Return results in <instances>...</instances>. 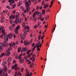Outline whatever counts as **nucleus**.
Segmentation results:
<instances>
[{
  "label": "nucleus",
  "instance_id": "nucleus-39",
  "mask_svg": "<svg viewBox=\"0 0 76 76\" xmlns=\"http://www.w3.org/2000/svg\"><path fill=\"white\" fill-rule=\"evenodd\" d=\"M24 48H23V49H22V50H21V52L22 53H23L24 52Z\"/></svg>",
  "mask_w": 76,
  "mask_h": 76
},
{
  "label": "nucleus",
  "instance_id": "nucleus-37",
  "mask_svg": "<svg viewBox=\"0 0 76 76\" xmlns=\"http://www.w3.org/2000/svg\"><path fill=\"white\" fill-rule=\"evenodd\" d=\"M6 64V62H4L2 63V64L3 65H5Z\"/></svg>",
  "mask_w": 76,
  "mask_h": 76
},
{
  "label": "nucleus",
  "instance_id": "nucleus-55",
  "mask_svg": "<svg viewBox=\"0 0 76 76\" xmlns=\"http://www.w3.org/2000/svg\"><path fill=\"white\" fill-rule=\"evenodd\" d=\"M39 8V6H37V10H38Z\"/></svg>",
  "mask_w": 76,
  "mask_h": 76
},
{
  "label": "nucleus",
  "instance_id": "nucleus-24",
  "mask_svg": "<svg viewBox=\"0 0 76 76\" xmlns=\"http://www.w3.org/2000/svg\"><path fill=\"white\" fill-rule=\"evenodd\" d=\"M11 58H9L8 59V61H7L8 62H10L11 61Z\"/></svg>",
  "mask_w": 76,
  "mask_h": 76
},
{
  "label": "nucleus",
  "instance_id": "nucleus-25",
  "mask_svg": "<svg viewBox=\"0 0 76 76\" xmlns=\"http://www.w3.org/2000/svg\"><path fill=\"white\" fill-rule=\"evenodd\" d=\"M41 13L40 12H38V15L39 16H41Z\"/></svg>",
  "mask_w": 76,
  "mask_h": 76
},
{
  "label": "nucleus",
  "instance_id": "nucleus-28",
  "mask_svg": "<svg viewBox=\"0 0 76 76\" xmlns=\"http://www.w3.org/2000/svg\"><path fill=\"white\" fill-rule=\"evenodd\" d=\"M49 18V16L48 15H47V16H46L45 18V19L46 20H47Z\"/></svg>",
  "mask_w": 76,
  "mask_h": 76
},
{
  "label": "nucleus",
  "instance_id": "nucleus-15",
  "mask_svg": "<svg viewBox=\"0 0 76 76\" xmlns=\"http://www.w3.org/2000/svg\"><path fill=\"white\" fill-rule=\"evenodd\" d=\"M6 56H9V54H10V53L9 52H8V51H7L6 53Z\"/></svg>",
  "mask_w": 76,
  "mask_h": 76
},
{
  "label": "nucleus",
  "instance_id": "nucleus-10",
  "mask_svg": "<svg viewBox=\"0 0 76 76\" xmlns=\"http://www.w3.org/2000/svg\"><path fill=\"white\" fill-rule=\"evenodd\" d=\"M3 46V45L2 43H1V44H0V50H2L3 49L2 48Z\"/></svg>",
  "mask_w": 76,
  "mask_h": 76
},
{
  "label": "nucleus",
  "instance_id": "nucleus-46",
  "mask_svg": "<svg viewBox=\"0 0 76 76\" xmlns=\"http://www.w3.org/2000/svg\"><path fill=\"white\" fill-rule=\"evenodd\" d=\"M55 29H56V28H55V27H53V29H52V30H53L54 31H55Z\"/></svg>",
  "mask_w": 76,
  "mask_h": 76
},
{
  "label": "nucleus",
  "instance_id": "nucleus-52",
  "mask_svg": "<svg viewBox=\"0 0 76 76\" xmlns=\"http://www.w3.org/2000/svg\"><path fill=\"white\" fill-rule=\"evenodd\" d=\"M15 11H13L12 13L13 14H15Z\"/></svg>",
  "mask_w": 76,
  "mask_h": 76
},
{
  "label": "nucleus",
  "instance_id": "nucleus-17",
  "mask_svg": "<svg viewBox=\"0 0 76 76\" xmlns=\"http://www.w3.org/2000/svg\"><path fill=\"white\" fill-rule=\"evenodd\" d=\"M5 56V54L4 53H2L1 54V55L0 56V58L2 57L3 56Z\"/></svg>",
  "mask_w": 76,
  "mask_h": 76
},
{
  "label": "nucleus",
  "instance_id": "nucleus-27",
  "mask_svg": "<svg viewBox=\"0 0 76 76\" xmlns=\"http://www.w3.org/2000/svg\"><path fill=\"white\" fill-rule=\"evenodd\" d=\"M21 50V48H19L18 49V52L19 53L20 52Z\"/></svg>",
  "mask_w": 76,
  "mask_h": 76
},
{
  "label": "nucleus",
  "instance_id": "nucleus-22",
  "mask_svg": "<svg viewBox=\"0 0 76 76\" xmlns=\"http://www.w3.org/2000/svg\"><path fill=\"white\" fill-rule=\"evenodd\" d=\"M33 20L34 21H36L37 20L36 17H33Z\"/></svg>",
  "mask_w": 76,
  "mask_h": 76
},
{
  "label": "nucleus",
  "instance_id": "nucleus-4",
  "mask_svg": "<svg viewBox=\"0 0 76 76\" xmlns=\"http://www.w3.org/2000/svg\"><path fill=\"white\" fill-rule=\"evenodd\" d=\"M24 45L26 46H27L30 45V43L28 41H25L24 42Z\"/></svg>",
  "mask_w": 76,
  "mask_h": 76
},
{
  "label": "nucleus",
  "instance_id": "nucleus-33",
  "mask_svg": "<svg viewBox=\"0 0 76 76\" xmlns=\"http://www.w3.org/2000/svg\"><path fill=\"white\" fill-rule=\"evenodd\" d=\"M38 13H39L38 11H35V14H36V15H38Z\"/></svg>",
  "mask_w": 76,
  "mask_h": 76
},
{
  "label": "nucleus",
  "instance_id": "nucleus-38",
  "mask_svg": "<svg viewBox=\"0 0 76 76\" xmlns=\"http://www.w3.org/2000/svg\"><path fill=\"white\" fill-rule=\"evenodd\" d=\"M31 61H29L28 62V64H31Z\"/></svg>",
  "mask_w": 76,
  "mask_h": 76
},
{
  "label": "nucleus",
  "instance_id": "nucleus-18",
  "mask_svg": "<svg viewBox=\"0 0 76 76\" xmlns=\"http://www.w3.org/2000/svg\"><path fill=\"white\" fill-rule=\"evenodd\" d=\"M45 10H43V11H42V14L43 15H44L45 13Z\"/></svg>",
  "mask_w": 76,
  "mask_h": 76
},
{
  "label": "nucleus",
  "instance_id": "nucleus-61",
  "mask_svg": "<svg viewBox=\"0 0 76 76\" xmlns=\"http://www.w3.org/2000/svg\"><path fill=\"white\" fill-rule=\"evenodd\" d=\"M10 23L11 24H12V23H13L12 21V20H11L10 21Z\"/></svg>",
  "mask_w": 76,
  "mask_h": 76
},
{
  "label": "nucleus",
  "instance_id": "nucleus-3",
  "mask_svg": "<svg viewBox=\"0 0 76 76\" xmlns=\"http://www.w3.org/2000/svg\"><path fill=\"white\" fill-rule=\"evenodd\" d=\"M20 28V26H19V25H18L17 27H16V30L15 32L17 34L18 33V30Z\"/></svg>",
  "mask_w": 76,
  "mask_h": 76
},
{
  "label": "nucleus",
  "instance_id": "nucleus-34",
  "mask_svg": "<svg viewBox=\"0 0 76 76\" xmlns=\"http://www.w3.org/2000/svg\"><path fill=\"white\" fill-rule=\"evenodd\" d=\"M7 8L8 9H10V7L8 5H7Z\"/></svg>",
  "mask_w": 76,
  "mask_h": 76
},
{
  "label": "nucleus",
  "instance_id": "nucleus-1",
  "mask_svg": "<svg viewBox=\"0 0 76 76\" xmlns=\"http://www.w3.org/2000/svg\"><path fill=\"white\" fill-rule=\"evenodd\" d=\"M19 14L18 12L17 13V15L16 16V20L15 21V24H18L19 23H21L23 22L22 18H21L20 20H19L18 21V19H19Z\"/></svg>",
  "mask_w": 76,
  "mask_h": 76
},
{
  "label": "nucleus",
  "instance_id": "nucleus-9",
  "mask_svg": "<svg viewBox=\"0 0 76 76\" xmlns=\"http://www.w3.org/2000/svg\"><path fill=\"white\" fill-rule=\"evenodd\" d=\"M26 8H27V7H28V6H29L30 5V4L28 3V1L26 3Z\"/></svg>",
  "mask_w": 76,
  "mask_h": 76
},
{
  "label": "nucleus",
  "instance_id": "nucleus-32",
  "mask_svg": "<svg viewBox=\"0 0 76 76\" xmlns=\"http://www.w3.org/2000/svg\"><path fill=\"white\" fill-rule=\"evenodd\" d=\"M9 29L11 31H12V28L11 26H10V27H9Z\"/></svg>",
  "mask_w": 76,
  "mask_h": 76
},
{
  "label": "nucleus",
  "instance_id": "nucleus-13",
  "mask_svg": "<svg viewBox=\"0 0 76 76\" xmlns=\"http://www.w3.org/2000/svg\"><path fill=\"white\" fill-rule=\"evenodd\" d=\"M17 64H15V65L14 66H13L12 67V70H13L15 68V67H17Z\"/></svg>",
  "mask_w": 76,
  "mask_h": 76
},
{
  "label": "nucleus",
  "instance_id": "nucleus-40",
  "mask_svg": "<svg viewBox=\"0 0 76 76\" xmlns=\"http://www.w3.org/2000/svg\"><path fill=\"white\" fill-rule=\"evenodd\" d=\"M16 6V5L15 4H13V5L12 6V7L14 8Z\"/></svg>",
  "mask_w": 76,
  "mask_h": 76
},
{
  "label": "nucleus",
  "instance_id": "nucleus-23",
  "mask_svg": "<svg viewBox=\"0 0 76 76\" xmlns=\"http://www.w3.org/2000/svg\"><path fill=\"white\" fill-rule=\"evenodd\" d=\"M27 32V31H25V32L23 34V35L24 36H26V35Z\"/></svg>",
  "mask_w": 76,
  "mask_h": 76
},
{
  "label": "nucleus",
  "instance_id": "nucleus-35",
  "mask_svg": "<svg viewBox=\"0 0 76 76\" xmlns=\"http://www.w3.org/2000/svg\"><path fill=\"white\" fill-rule=\"evenodd\" d=\"M7 41H6V40H5L4 42V45H5V44L7 43Z\"/></svg>",
  "mask_w": 76,
  "mask_h": 76
},
{
  "label": "nucleus",
  "instance_id": "nucleus-20",
  "mask_svg": "<svg viewBox=\"0 0 76 76\" xmlns=\"http://www.w3.org/2000/svg\"><path fill=\"white\" fill-rule=\"evenodd\" d=\"M28 55L26 56V58H28V57H30V55L29 54H27Z\"/></svg>",
  "mask_w": 76,
  "mask_h": 76
},
{
  "label": "nucleus",
  "instance_id": "nucleus-7",
  "mask_svg": "<svg viewBox=\"0 0 76 76\" xmlns=\"http://www.w3.org/2000/svg\"><path fill=\"white\" fill-rule=\"evenodd\" d=\"M30 7H27L26 8V11H27V12L28 13L29 12V10H30Z\"/></svg>",
  "mask_w": 76,
  "mask_h": 76
},
{
  "label": "nucleus",
  "instance_id": "nucleus-29",
  "mask_svg": "<svg viewBox=\"0 0 76 76\" xmlns=\"http://www.w3.org/2000/svg\"><path fill=\"white\" fill-rule=\"evenodd\" d=\"M3 72V70L2 69H0V74H1Z\"/></svg>",
  "mask_w": 76,
  "mask_h": 76
},
{
  "label": "nucleus",
  "instance_id": "nucleus-8",
  "mask_svg": "<svg viewBox=\"0 0 76 76\" xmlns=\"http://www.w3.org/2000/svg\"><path fill=\"white\" fill-rule=\"evenodd\" d=\"M44 9H46V7H48L49 6V4H44Z\"/></svg>",
  "mask_w": 76,
  "mask_h": 76
},
{
  "label": "nucleus",
  "instance_id": "nucleus-62",
  "mask_svg": "<svg viewBox=\"0 0 76 76\" xmlns=\"http://www.w3.org/2000/svg\"><path fill=\"white\" fill-rule=\"evenodd\" d=\"M53 4H51L50 5V8L51 7H52Z\"/></svg>",
  "mask_w": 76,
  "mask_h": 76
},
{
  "label": "nucleus",
  "instance_id": "nucleus-51",
  "mask_svg": "<svg viewBox=\"0 0 76 76\" xmlns=\"http://www.w3.org/2000/svg\"><path fill=\"white\" fill-rule=\"evenodd\" d=\"M44 35H43V36L41 37V39L42 40L43 39V38H44Z\"/></svg>",
  "mask_w": 76,
  "mask_h": 76
},
{
  "label": "nucleus",
  "instance_id": "nucleus-41",
  "mask_svg": "<svg viewBox=\"0 0 76 76\" xmlns=\"http://www.w3.org/2000/svg\"><path fill=\"white\" fill-rule=\"evenodd\" d=\"M3 35L4 34H2V35H1V36L0 37L1 39H2L3 38Z\"/></svg>",
  "mask_w": 76,
  "mask_h": 76
},
{
  "label": "nucleus",
  "instance_id": "nucleus-60",
  "mask_svg": "<svg viewBox=\"0 0 76 76\" xmlns=\"http://www.w3.org/2000/svg\"><path fill=\"white\" fill-rule=\"evenodd\" d=\"M28 2L30 3V4H31V1L30 0H28Z\"/></svg>",
  "mask_w": 76,
  "mask_h": 76
},
{
  "label": "nucleus",
  "instance_id": "nucleus-43",
  "mask_svg": "<svg viewBox=\"0 0 76 76\" xmlns=\"http://www.w3.org/2000/svg\"><path fill=\"white\" fill-rule=\"evenodd\" d=\"M12 48L11 47H10L9 48V50H10V51L11 50H12Z\"/></svg>",
  "mask_w": 76,
  "mask_h": 76
},
{
  "label": "nucleus",
  "instance_id": "nucleus-26",
  "mask_svg": "<svg viewBox=\"0 0 76 76\" xmlns=\"http://www.w3.org/2000/svg\"><path fill=\"white\" fill-rule=\"evenodd\" d=\"M31 50H29L27 52V54H29L31 52Z\"/></svg>",
  "mask_w": 76,
  "mask_h": 76
},
{
  "label": "nucleus",
  "instance_id": "nucleus-19",
  "mask_svg": "<svg viewBox=\"0 0 76 76\" xmlns=\"http://www.w3.org/2000/svg\"><path fill=\"white\" fill-rule=\"evenodd\" d=\"M24 48V50L25 52H26L27 50V48Z\"/></svg>",
  "mask_w": 76,
  "mask_h": 76
},
{
  "label": "nucleus",
  "instance_id": "nucleus-31",
  "mask_svg": "<svg viewBox=\"0 0 76 76\" xmlns=\"http://www.w3.org/2000/svg\"><path fill=\"white\" fill-rule=\"evenodd\" d=\"M14 68H15V70L16 71L18 70V67H15Z\"/></svg>",
  "mask_w": 76,
  "mask_h": 76
},
{
  "label": "nucleus",
  "instance_id": "nucleus-44",
  "mask_svg": "<svg viewBox=\"0 0 76 76\" xmlns=\"http://www.w3.org/2000/svg\"><path fill=\"white\" fill-rule=\"evenodd\" d=\"M37 25H35V26H34V28H35V29L37 28Z\"/></svg>",
  "mask_w": 76,
  "mask_h": 76
},
{
  "label": "nucleus",
  "instance_id": "nucleus-64",
  "mask_svg": "<svg viewBox=\"0 0 76 76\" xmlns=\"http://www.w3.org/2000/svg\"><path fill=\"white\" fill-rule=\"evenodd\" d=\"M35 58L34 57L33 59L32 60V61H35Z\"/></svg>",
  "mask_w": 76,
  "mask_h": 76
},
{
  "label": "nucleus",
  "instance_id": "nucleus-14",
  "mask_svg": "<svg viewBox=\"0 0 76 76\" xmlns=\"http://www.w3.org/2000/svg\"><path fill=\"white\" fill-rule=\"evenodd\" d=\"M2 34L5 35V33L4 32V29H3L2 31Z\"/></svg>",
  "mask_w": 76,
  "mask_h": 76
},
{
  "label": "nucleus",
  "instance_id": "nucleus-42",
  "mask_svg": "<svg viewBox=\"0 0 76 76\" xmlns=\"http://www.w3.org/2000/svg\"><path fill=\"white\" fill-rule=\"evenodd\" d=\"M18 56H15V58L16 59H17L18 58Z\"/></svg>",
  "mask_w": 76,
  "mask_h": 76
},
{
  "label": "nucleus",
  "instance_id": "nucleus-58",
  "mask_svg": "<svg viewBox=\"0 0 76 76\" xmlns=\"http://www.w3.org/2000/svg\"><path fill=\"white\" fill-rule=\"evenodd\" d=\"M41 23L40 22H39L38 24V26H39V25Z\"/></svg>",
  "mask_w": 76,
  "mask_h": 76
},
{
  "label": "nucleus",
  "instance_id": "nucleus-54",
  "mask_svg": "<svg viewBox=\"0 0 76 76\" xmlns=\"http://www.w3.org/2000/svg\"><path fill=\"white\" fill-rule=\"evenodd\" d=\"M21 72H23V68H22L21 69Z\"/></svg>",
  "mask_w": 76,
  "mask_h": 76
},
{
  "label": "nucleus",
  "instance_id": "nucleus-2",
  "mask_svg": "<svg viewBox=\"0 0 76 76\" xmlns=\"http://www.w3.org/2000/svg\"><path fill=\"white\" fill-rule=\"evenodd\" d=\"M4 72L2 74V76H5V72H6L7 71V68L6 67H4Z\"/></svg>",
  "mask_w": 76,
  "mask_h": 76
},
{
  "label": "nucleus",
  "instance_id": "nucleus-5",
  "mask_svg": "<svg viewBox=\"0 0 76 76\" xmlns=\"http://www.w3.org/2000/svg\"><path fill=\"white\" fill-rule=\"evenodd\" d=\"M32 75V73L31 72L30 73V74L29 75V72H28V74L26 73L25 74V76H31Z\"/></svg>",
  "mask_w": 76,
  "mask_h": 76
},
{
  "label": "nucleus",
  "instance_id": "nucleus-30",
  "mask_svg": "<svg viewBox=\"0 0 76 76\" xmlns=\"http://www.w3.org/2000/svg\"><path fill=\"white\" fill-rule=\"evenodd\" d=\"M36 14L35 13V12H34V14H33V15L32 17L33 18H35V17L36 16Z\"/></svg>",
  "mask_w": 76,
  "mask_h": 76
},
{
  "label": "nucleus",
  "instance_id": "nucleus-57",
  "mask_svg": "<svg viewBox=\"0 0 76 76\" xmlns=\"http://www.w3.org/2000/svg\"><path fill=\"white\" fill-rule=\"evenodd\" d=\"M39 45H37V48H39Z\"/></svg>",
  "mask_w": 76,
  "mask_h": 76
},
{
  "label": "nucleus",
  "instance_id": "nucleus-48",
  "mask_svg": "<svg viewBox=\"0 0 76 76\" xmlns=\"http://www.w3.org/2000/svg\"><path fill=\"white\" fill-rule=\"evenodd\" d=\"M35 50V49H34V48H33V49L32 50V52H33L34 51V50Z\"/></svg>",
  "mask_w": 76,
  "mask_h": 76
},
{
  "label": "nucleus",
  "instance_id": "nucleus-50",
  "mask_svg": "<svg viewBox=\"0 0 76 76\" xmlns=\"http://www.w3.org/2000/svg\"><path fill=\"white\" fill-rule=\"evenodd\" d=\"M40 43H41V42H38L37 44V45H39Z\"/></svg>",
  "mask_w": 76,
  "mask_h": 76
},
{
  "label": "nucleus",
  "instance_id": "nucleus-49",
  "mask_svg": "<svg viewBox=\"0 0 76 76\" xmlns=\"http://www.w3.org/2000/svg\"><path fill=\"white\" fill-rule=\"evenodd\" d=\"M21 58V56H19L18 57L19 59H20Z\"/></svg>",
  "mask_w": 76,
  "mask_h": 76
},
{
  "label": "nucleus",
  "instance_id": "nucleus-47",
  "mask_svg": "<svg viewBox=\"0 0 76 76\" xmlns=\"http://www.w3.org/2000/svg\"><path fill=\"white\" fill-rule=\"evenodd\" d=\"M40 48H38L37 49V52H38V51H40Z\"/></svg>",
  "mask_w": 76,
  "mask_h": 76
},
{
  "label": "nucleus",
  "instance_id": "nucleus-53",
  "mask_svg": "<svg viewBox=\"0 0 76 76\" xmlns=\"http://www.w3.org/2000/svg\"><path fill=\"white\" fill-rule=\"evenodd\" d=\"M24 39V38L23 37H22V38H21V40H23Z\"/></svg>",
  "mask_w": 76,
  "mask_h": 76
},
{
  "label": "nucleus",
  "instance_id": "nucleus-11",
  "mask_svg": "<svg viewBox=\"0 0 76 76\" xmlns=\"http://www.w3.org/2000/svg\"><path fill=\"white\" fill-rule=\"evenodd\" d=\"M4 39L5 41H8V39L7 38V36H6L5 34V35H4Z\"/></svg>",
  "mask_w": 76,
  "mask_h": 76
},
{
  "label": "nucleus",
  "instance_id": "nucleus-12",
  "mask_svg": "<svg viewBox=\"0 0 76 76\" xmlns=\"http://www.w3.org/2000/svg\"><path fill=\"white\" fill-rule=\"evenodd\" d=\"M8 37L10 38H11L12 37V36L11 34H9L8 35Z\"/></svg>",
  "mask_w": 76,
  "mask_h": 76
},
{
  "label": "nucleus",
  "instance_id": "nucleus-59",
  "mask_svg": "<svg viewBox=\"0 0 76 76\" xmlns=\"http://www.w3.org/2000/svg\"><path fill=\"white\" fill-rule=\"evenodd\" d=\"M11 72V70H9L8 72V73L9 74H10Z\"/></svg>",
  "mask_w": 76,
  "mask_h": 76
},
{
  "label": "nucleus",
  "instance_id": "nucleus-56",
  "mask_svg": "<svg viewBox=\"0 0 76 76\" xmlns=\"http://www.w3.org/2000/svg\"><path fill=\"white\" fill-rule=\"evenodd\" d=\"M39 9L41 10H42V6H40V7H39Z\"/></svg>",
  "mask_w": 76,
  "mask_h": 76
},
{
  "label": "nucleus",
  "instance_id": "nucleus-21",
  "mask_svg": "<svg viewBox=\"0 0 76 76\" xmlns=\"http://www.w3.org/2000/svg\"><path fill=\"white\" fill-rule=\"evenodd\" d=\"M24 62V59H21L20 61V62H21V63H23Z\"/></svg>",
  "mask_w": 76,
  "mask_h": 76
},
{
  "label": "nucleus",
  "instance_id": "nucleus-45",
  "mask_svg": "<svg viewBox=\"0 0 76 76\" xmlns=\"http://www.w3.org/2000/svg\"><path fill=\"white\" fill-rule=\"evenodd\" d=\"M25 22H23V25H22V26H23V27H24V26H25Z\"/></svg>",
  "mask_w": 76,
  "mask_h": 76
},
{
  "label": "nucleus",
  "instance_id": "nucleus-16",
  "mask_svg": "<svg viewBox=\"0 0 76 76\" xmlns=\"http://www.w3.org/2000/svg\"><path fill=\"white\" fill-rule=\"evenodd\" d=\"M5 20L4 18H1V20L2 22H4Z\"/></svg>",
  "mask_w": 76,
  "mask_h": 76
},
{
  "label": "nucleus",
  "instance_id": "nucleus-6",
  "mask_svg": "<svg viewBox=\"0 0 76 76\" xmlns=\"http://www.w3.org/2000/svg\"><path fill=\"white\" fill-rule=\"evenodd\" d=\"M24 28H25L23 30V31H25L27 29H28L29 28V26H25Z\"/></svg>",
  "mask_w": 76,
  "mask_h": 76
},
{
  "label": "nucleus",
  "instance_id": "nucleus-36",
  "mask_svg": "<svg viewBox=\"0 0 76 76\" xmlns=\"http://www.w3.org/2000/svg\"><path fill=\"white\" fill-rule=\"evenodd\" d=\"M41 37V35H39V37L38 38V39H39V40H40V39Z\"/></svg>",
  "mask_w": 76,
  "mask_h": 76
},
{
  "label": "nucleus",
  "instance_id": "nucleus-63",
  "mask_svg": "<svg viewBox=\"0 0 76 76\" xmlns=\"http://www.w3.org/2000/svg\"><path fill=\"white\" fill-rule=\"evenodd\" d=\"M35 45V43H34L32 45V46L33 47L34 45Z\"/></svg>",
  "mask_w": 76,
  "mask_h": 76
}]
</instances>
